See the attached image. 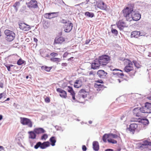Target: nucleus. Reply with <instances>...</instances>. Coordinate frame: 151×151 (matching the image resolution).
<instances>
[{
	"label": "nucleus",
	"instance_id": "47",
	"mask_svg": "<svg viewBox=\"0 0 151 151\" xmlns=\"http://www.w3.org/2000/svg\"><path fill=\"white\" fill-rule=\"evenodd\" d=\"M69 54V53L67 52H65L63 55V58H66L68 54ZM69 54H70V53H69Z\"/></svg>",
	"mask_w": 151,
	"mask_h": 151
},
{
	"label": "nucleus",
	"instance_id": "62",
	"mask_svg": "<svg viewBox=\"0 0 151 151\" xmlns=\"http://www.w3.org/2000/svg\"><path fill=\"white\" fill-rule=\"evenodd\" d=\"M3 118V116L1 115H0V120H1Z\"/></svg>",
	"mask_w": 151,
	"mask_h": 151
},
{
	"label": "nucleus",
	"instance_id": "34",
	"mask_svg": "<svg viewBox=\"0 0 151 151\" xmlns=\"http://www.w3.org/2000/svg\"><path fill=\"white\" fill-rule=\"evenodd\" d=\"M72 96V99L75 101H77V96L75 98V93L73 90L69 92Z\"/></svg>",
	"mask_w": 151,
	"mask_h": 151
},
{
	"label": "nucleus",
	"instance_id": "52",
	"mask_svg": "<svg viewBox=\"0 0 151 151\" xmlns=\"http://www.w3.org/2000/svg\"><path fill=\"white\" fill-rule=\"evenodd\" d=\"M125 116H126L125 115H122L121 117V118H120L121 119V120H123L124 119L125 117Z\"/></svg>",
	"mask_w": 151,
	"mask_h": 151
},
{
	"label": "nucleus",
	"instance_id": "41",
	"mask_svg": "<svg viewBox=\"0 0 151 151\" xmlns=\"http://www.w3.org/2000/svg\"><path fill=\"white\" fill-rule=\"evenodd\" d=\"M48 137V135L46 134H44L41 137V139L42 140H46Z\"/></svg>",
	"mask_w": 151,
	"mask_h": 151
},
{
	"label": "nucleus",
	"instance_id": "30",
	"mask_svg": "<svg viewBox=\"0 0 151 151\" xmlns=\"http://www.w3.org/2000/svg\"><path fill=\"white\" fill-rule=\"evenodd\" d=\"M50 141L51 142V144L52 146H54L55 145L56 142V138L55 137H52L50 139Z\"/></svg>",
	"mask_w": 151,
	"mask_h": 151
},
{
	"label": "nucleus",
	"instance_id": "12",
	"mask_svg": "<svg viewBox=\"0 0 151 151\" xmlns=\"http://www.w3.org/2000/svg\"><path fill=\"white\" fill-rule=\"evenodd\" d=\"M118 28L120 30H123L125 27H128V25L126 23L124 22L122 20H119L116 24Z\"/></svg>",
	"mask_w": 151,
	"mask_h": 151
},
{
	"label": "nucleus",
	"instance_id": "1",
	"mask_svg": "<svg viewBox=\"0 0 151 151\" xmlns=\"http://www.w3.org/2000/svg\"><path fill=\"white\" fill-rule=\"evenodd\" d=\"M122 12L123 16L125 17L127 21H137L141 18V15L138 13H136L134 11L133 7H127L122 10Z\"/></svg>",
	"mask_w": 151,
	"mask_h": 151
},
{
	"label": "nucleus",
	"instance_id": "44",
	"mask_svg": "<svg viewBox=\"0 0 151 151\" xmlns=\"http://www.w3.org/2000/svg\"><path fill=\"white\" fill-rule=\"evenodd\" d=\"M45 101L47 103H49L50 102V99L49 97H46L45 99Z\"/></svg>",
	"mask_w": 151,
	"mask_h": 151
},
{
	"label": "nucleus",
	"instance_id": "58",
	"mask_svg": "<svg viewBox=\"0 0 151 151\" xmlns=\"http://www.w3.org/2000/svg\"><path fill=\"white\" fill-rule=\"evenodd\" d=\"M34 41L35 42H37L38 41L37 39V38H34Z\"/></svg>",
	"mask_w": 151,
	"mask_h": 151
},
{
	"label": "nucleus",
	"instance_id": "28",
	"mask_svg": "<svg viewBox=\"0 0 151 151\" xmlns=\"http://www.w3.org/2000/svg\"><path fill=\"white\" fill-rule=\"evenodd\" d=\"M52 68V67H48L46 66H42L41 67L42 70H44L47 72H50Z\"/></svg>",
	"mask_w": 151,
	"mask_h": 151
},
{
	"label": "nucleus",
	"instance_id": "49",
	"mask_svg": "<svg viewBox=\"0 0 151 151\" xmlns=\"http://www.w3.org/2000/svg\"><path fill=\"white\" fill-rule=\"evenodd\" d=\"M91 39H90L86 40L85 42V44H88L89 43V42L91 41Z\"/></svg>",
	"mask_w": 151,
	"mask_h": 151
},
{
	"label": "nucleus",
	"instance_id": "14",
	"mask_svg": "<svg viewBox=\"0 0 151 151\" xmlns=\"http://www.w3.org/2000/svg\"><path fill=\"white\" fill-rule=\"evenodd\" d=\"M101 65L98 59L93 61L91 65V68L94 70L98 69Z\"/></svg>",
	"mask_w": 151,
	"mask_h": 151
},
{
	"label": "nucleus",
	"instance_id": "31",
	"mask_svg": "<svg viewBox=\"0 0 151 151\" xmlns=\"http://www.w3.org/2000/svg\"><path fill=\"white\" fill-rule=\"evenodd\" d=\"M139 122H141L144 125L148 124L149 123L148 120L146 118L141 119Z\"/></svg>",
	"mask_w": 151,
	"mask_h": 151
},
{
	"label": "nucleus",
	"instance_id": "60",
	"mask_svg": "<svg viewBox=\"0 0 151 151\" xmlns=\"http://www.w3.org/2000/svg\"><path fill=\"white\" fill-rule=\"evenodd\" d=\"M73 57H71L70 58L68 59V61H69V60H71V59H73Z\"/></svg>",
	"mask_w": 151,
	"mask_h": 151
},
{
	"label": "nucleus",
	"instance_id": "27",
	"mask_svg": "<svg viewBox=\"0 0 151 151\" xmlns=\"http://www.w3.org/2000/svg\"><path fill=\"white\" fill-rule=\"evenodd\" d=\"M149 142L145 141L140 146V147L144 149L149 148Z\"/></svg>",
	"mask_w": 151,
	"mask_h": 151
},
{
	"label": "nucleus",
	"instance_id": "23",
	"mask_svg": "<svg viewBox=\"0 0 151 151\" xmlns=\"http://www.w3.org/2000/svg\"><path fill=\"white\" fill-rule=\"evenodd\" d=\"M34 131L36 134H39L44 133L45 132L44 129L42 128H35Z\"/></svg>",
	"mask_w": 151,
	"mask_h": 151
},
{
	"label": "nucleus",
	"instance_id": "42",
	"mask_svg": "<svg viewBox=\"0 0 151 151\" xmlns=\"http://www.w3.org/2000/svg\"><path fill=\"white\" fill-rule=\"evenodd\" d=\"M111 32L112 33L115 34L116 35L118 34V32L116 29L112 28L111 29Z\"/></svg>",
	"mask_w": 151,
	"mask_h": 151
},
{
	"label": "nucleus",
	"instance_id": "43",
	"mask_svg": "<svg viewBox=\"0 0 151 151\" xmlns=\"http://www.w3.org/2000/svg\"><path fill=\"white\" fill-rule=\"evenodd\" d=\"M62 22L63 23L65 24H68V23H69L70 22V21L69 20H66L63 19L62 20Z\"/></svg>",
	"mask_w": 151,
	"mask_h": 151
},
{
	"label": "nucleus",
	"instance_id": "32",
	"mask_svg": "<svg viewBox=\"0 0 151 151\" xmlns=\"http://www.w3.org/2000/svg\"><path fill=\"white\" fill-rule=\"evenodd\" d=\"M84 14L86 16L88 17L92 18L94 16V14L93 13L88 12H85Z\"/></svg>",
	"mask_w": 151,
	"mask_h": 151
},
{
	"label": "nucleus",
	"instance_id": "57",
	"mask_svg": "<svg viewBox=\"0 0 151 151\" xmlns=\"http://www.w3.org/2000/svg\"><path fill=\"white\" fill-rule=\"evenodd\" d=\"M93 74V71H90L89 72V75H92V74Z\"/></svg>",
	"mask_w": 151,
	"mask_h": 151
},
{
	"label": "nucleus",
	"instance_id": "50",
	"mask_svg": "<svg viewBox=\"0 0 151 151\" xmlns=\"http://www.w3.org/2000/svg\"><path fill=\"white\" fill-rule=\"evenodd\" d=\"M5 66L7 68V70L9 71H10L11 70V67L9 65H5Z\"/></svg>",
	"mask_w": 151,
	"mask_h": 151
},
{
	"label": "nucleus",
	"instance_id": "13",
	"mask_svg": "<svg viewBox=\"0 0 151 151\" xmlns=\"http://www.w3.org/2000/svg\"><path fill=\"white\" fill-rule=\"evenodd\" d=\"M138 125L136 123L131 124L128 129L129 131L132 134H134L135 132L137 129Z\"/></svg>",
	"mask_w": 151,
	"mask_h": 151
},
{
	"label": "nucleus",
	"instance_id": "22",
	"mask_svg": "<svg viewBox=\"0 0 151 151\" xmlns=\"http://www.w3.org/2000/svg\"><path fill=\"white\" fill-rule=\"evenodd\" d=\"M82 85V82L81 79L76 80L74 83V87L76 88H79Z\"/></svg>",
	"mask_w": 151,
	"mask_h": 151
},
{
	"label": "nucleus",
	"instance_id": "56",
	"mask_svg": "<svg viewBox=\"0 0 151 151\" xmlns=\"http://www.w3.org/2000/svg\"><path fill=\"white\" fill-rule=\"evenodd\" d=\"M0 86H1V87H0L1 88H3V84L2 83H0Z\"/></svg>",
	"mask_w": 151,
	"mask_h": 151
},
{
	"label": "nucleus",
	"instance_id": "36",
	"mask_svg": "<svg viewBox=\"0 0 151 151\" xmlns=\"http://www.w3.org/2000/svg\"><path fill=\"white\" fill-rule=\"evenodd\" d=\"M107 141L109 143H110L116 144L117 143L116 140L111 138L108 139Z\"/></svg>",
	"mask_w": 151,
	"mask_h": 151
},
{
	"label": "nucleus",
	"instance_id": "20",
	"mask_svg": "<svg viewBox=\"0 0 151 151\" xmlns=\"http://www.w3.org/2000/svg\"><path fill=\"white\" fill-rule=\"evenodd\" d=\"M107 73L103 70H99L97 73L98 76L101 78H105Z\"/></svg>",
	"mask_w": 151,
	"mask_h": 151
},
{
	"label": "nucleus",
	"instance_id": "54",
	"mask_svg": "<svg viewBox=\"0 0 151 151\" xmlns=\"http://www.w3.org/2000/svg\"><path fill=\"white\" fill-rule=\"evenodd\" d=\"M105 151H113V150L111 149H106Z\"/></svg>",
	"mask_w": 151,
	"mask_h": 151
},
{
	"label": "nucleus",
	"instance_id": "6",
	"mask_svg": "<svg viewBox=\"0 0 151 151\" xmlns=\"http://www.w3.org/2000/svg\"><path fill=\"white\" fill-rule=\"evenodd\" d=\"M20 123L24 125H27L28 127L31 128L33 126V123L31 120L25 117L20 118Z\"/></svg>",
	"mask_w": 151,
	"mask_h": 151
},
{
	"label": "nucleus",
	"instance_id": "33",
	"mask_svg": "<svg viewBox=\"0 0 151 151\" xmlns=\"http://www.w3.org/2000/svg\"><path fill=\"white\" fill-rule=\"evenodd\" d=\"M132 62L137 68H139L141 67L142 65L140 62H137L135 60H133Z\"/></svg>",
	"mask_w": 151,
	"mask_h": 151
},
{
	"label": "nucleus",
	"instance_id": "29",
	"mask_svg": "<svg viewBox=\"0 0 151 151\" xmlns=\"http://www.w3.org/2000/svg\"><path fill=\"white\" fill-rule=\"evenodd\" d=\"M50 60L53 62H55L57 63H58L60 62L62 59L61 58H51L50 59Z\"/></svg>",
	"mask_w": 151,
	"mask_h": 151
},
{
	"label": "nucleus",
	"instance_id": "40",
	"mask_svg": "<svg viewBox=\"0 0 151 151\" xmlns=\"http://www.w3.org/2000/svg\"><path fill=\"white\" fill-rule=\"evenodd\" d=\"M58 55V53L54 52H52L50 54V55L51 57V58H55V57L57 56Z\"/></svg>",
	"mask_w": 151,
	"mask_h": 151
},
{
	"label": "nucleus",
	"instance_id": "7",
	"mask_svg": "<svg viewBox=\"0 0 151 151\" xmlns=\"http://www.w3.org/2000/svg\"><path fill=\"white\" fill-rule=\"evenodd\" d=\"M141 112L143 113H151V103L146 102L145 106L140 108Z\"/></svg>",
	"mask_w": 151,
	"mask_h": 151
},
{
	"label": "nucleus",
	"instance_id": "2",
	"mask_svg": "<svg viewBox=\"0 0 151 151\" xmlns=\"http://www.w3.org/2000/svg\"><path fill=\"white\" fill-rule=\"evenodd\" d=\"M98 59L101 66H106L110 63L111 60L110 57L106 55H103L99 56Z\"/></svg>",
	"mask_w": 151,
	"mask_h": 151
},
{
	"label": "nucleus",
	"instance_id": "63",
	"mask_svg": "<svg viewBox=\"0 0 151 151\" xmlns=\"http://www.w3.org/2000/svg\"><path fill=\"white\" fill-rule=\"evenodd\" d=\"M1 149L2 150H4V148L2 146H0V149Z\"/></svg>",
	"mask_w": 151,
	"mask_h": 151
},
{
	"label": "nucleus",
	"instance_id": "17",
	"mask_svg": "<svg viewBox=\"0 0 151 151\" xmlns=\"http://www.w3.org/2000/svg\"><path fill=\"white\" fill-rule=\"evenodd\" d=\"M58 13L56 12L46 13L44 15V17L47 19H50L57 17Z\"/></svg>",
	"mask_w": 151,
	"mask_h": 151
},
{
	"label": "nucleus",
	"instance_id": "21",
	"mask_svg": "<svg viewBox=\"0 0 151 151\" xmlns=\"http://www.w3.org/2000/svg\"><path fill=\"white\" fill-rule=\"evenodd\" d=\"M140 112H141L140 110V108H134L133 110V113L136 116L139 117L141 116Z\"/></svg>",
	"mask_w": 151,
	"mask_h": 151
},
{
	"label": "nucleus",
	"instance_id": "24",
	"mask_svg": "<svg viewBox=\"0 0 151 151\" xmlns=\"http://www.w3.org/2000/svg\"><path fill=\"white\" fill-rule=\"evenodd\" d=\"M112 70L113 71H114L118 70V71H121L122 72L121 73H119V72H117V73H116L113 72V74L114 75H116V76H117L119 77H122L123 76H124V74L122 73V71L121 70H119V69H115Z\"/></svg>",
	"mask_w": 151,
	"mask_h": 151
},
{
	"label": "nucleus",
	"instance_id": "9",
	"mask_svg": "<svg viewBox=\"0 0 151 151\" xmlns=\"http://www.w3.org/2000/svg\"><path fill=\"white\" fill-rule=\"evenodd\" d=\"M26 4L29 9H35L38 7L37 2L35 0H31L29 2H27Z\"/></svg>",
	"mask_w": 151,
	"mask_h": 151
},
{
	"label": "nucleus",
	"instance_id": "37",
	"mask_svg": "<svg viewBox=\"0 0 151 151\" xmlns=\"http://www.w3.org/2000/svg\"><path fill=\"white\" fill-rule=\"evenodd\" d=\"M20 5V3L19 1H17L14 4L13 6L16 11L18 10V7Z\"/></svg>",
	"mask_w": 151,
	"mask_h": 151
},
{
	"label": "nucleus",
	"instance_id": "16",
	"mask_svg": "<svg viewBox=\"0 0 151 151\" xmlns=\"http://www.w3.org/2000/svg\"><path fill=\"white\" fill-rule=\"evenodd\" d=\"M56 91L59 93V95L61 98L66 99L67 97L66 92L64 90L58 88L57 89Z\"/></svg>",
	"mask_w": 151,
	"mask_h": 151
},
{
	"label": "nucleus",
	"instance_id": "38",
	"mask_svg": "<svg viewBox=\"0 0 151 151\" xmlns=\"http://www.w3.org/2000/svg\"><path fill=\"white\" fill-rule=\"evenodd\" d=\"M110 138L112 139H115L118 137V136L116 134H114L112 133L109 134Z\"/></svg>",
	"mask_w": 151,
	"mask_h": 151
},
{
	"label": "nucleus",
	"instance_id": "15",
	"mask_svg": "<svg viewBox=\"0 0 151 151\" xmlns=\"http://www.w3.org/2000/svg\"><path fill=\"white\" fill-rule=\"evenodd\" d=\"M65 41V39L62 37H56L55 38L54 44H61Z\"/></svg>",
	"mask_w": 151,
	"mask_h": 151
},
{
	"label": "nucleus",
	"instance_id": "55",
	"mask_svg": "<svg viewBox=\"0 0 151 151\" xmlns=\"http://www.w3.org/2000/svg\"><path fill=\"white\" fill-rule=\"evenodd\" d=\"M147 99L151 101V95L148 96L147 97Z\"/></svg>",
	"mask_w": 151,
	"mask_h": 151
},
{
	"label": "nucleus",
	"instance_id": "51",
	"mask_svg": "<svg viewBox=\"0 0 151 151\" xmlns=\"http://www.w3.org/2000/svg\"><path fill=\"white\" fill-rule=\"evenodd\" d=\"M67 65V63H63L61 64L62 66H66Z\"/></svg>",
	"mask_w": 151,
	"mask_h": 151
},
{
	"label": "nucleus",
	"instance_id": "3",
	"mask_svg": "<svg viewBox=\"0 0 151 151\" xmlns=\"http://www.w3.org/2000/svg\"><path fill=\"white\" fill-rule=\"evenodd\" d=\"M4 33L6 35V40L8 42L12 41L15 38V35L13 31L9 29H6Z\"/></svg>",
	"mask_w": 151,
	"mask_h": 151
},
{
	"label": "nucleus",
	"instance_id": "61",
	"mask_svg": "<svg viewBox=\"0 0 151 151\" xmlns=\"http://www.w3.org/2000/svg\"><path fill=\"white\" fill-rule=\"evenodd\" d=\"M3 96V93H0V99H1Z\"/></svg>",
	"mask_w": 151,
	"mask_h": 151
},
{
	"label": "nucleus",
	"instance_id": "64",
	"mask_svg": "<svg viewBox=\"0 0 151 151\" xmlns=\"http://www.w3.org/2000/svg\"><path fill=\"white\" fill-rule=\"evenodd\" d=\"M49 57V55L48 54H47L45 56V57Z\"/></svg>",
	"mask_w": 151,
	"mask_h": 151
},
{
	"label": "nucleus",
	"instance_id": "18",
	"mask_svg": "<svg viewBox=\"0 0 151 151\" xmlns=\"http://www.w3.org/2000/svg\"><path fill=\"white\" fill-rule=\"evenodd\" d=\"M73 27V24L71 22L65 24L64 27V31L66 32H69L72 30Z\"/></svg>",
	"mask_w": 151,
	"mask_h": 151
},
{
	"label": "nucleus",
	"instance_id": "35",
	"mask_svg": "<svg viewBox=\"0 0 151 151\" xmlns=\"http://www.w3.org/2000/svg\"><path fill=\"white\" fill-rule=\"evenodd\" d=\"M110 138V136H109V134H104L102 137V139L103 141L104 142H106V140L108 138L109 139Z\"/></svg>",
	"mask_w": 151,
	"mask_h": 151
},
{
	"label": "nucleus",
	"instance_id": "59",
	"mask_svg": "<svg viewBox=\"0 0 151 151\" xmlns=\"http://www.w3.org/2000/svg\"><path fill=\"white\" fill-rule=\"evenodd\" d=\"M149 148H151L150 150H151V142H149Z\"/></svg>",
	"mask_w": 151,
	"mask_h": 151
},
{
	"label": "nucleus",
	"instance_id": "53",
	"mask_svg": "<svg viewBox=\"0 0 151 151\" xmlns=\"http://www.w3.org/2000/svg\"><path fill=\"white\" fill-rule=\"evenodd\" d=\"M96 82H97V83H103V81L102 80H98L96 81Z\"/></svg>",
	"mask_w": 151,
	"mask_h": 151
},
{
	"label": "nucleus",
	"instance_id": "11",
	"mask_svg": "<svg viewBox=\"0 0 151 151\" xmlns=\"http://www.w3.org/2000/svg\"><path fill=\"white\" fill-rule=\"evenodd\" d=\"M20 29L23 31H27L29 30L31 27L30 26L23 22H21L19 24Z\"/></svg>",
	"mask_w": 151,
	"mask_h": 151
},
{
	"label": "nucleus",
	"instance_id": "8",
	"mask_svg": "<svg viewBox=\"0 0 151 151\" xmlns=\"http://www.w3.org/2000/svg\"><path fill=\"white\" fill-rule=\"evenodd\" d=\"M50 146V143L48 141L42 143L39 142L34 147L35 149H37L40 147L42 149H44Z\"/></svg>",
	"mask_w": 151,
	"mask_h": 151
},
{
	"label": "nucleus",
	"instance_id": "39",
	"mask_svg": "<svg viewBox=\"0 0 151 151\" xmlns=\"http://www.w3.org/2000/svg\"><path fill=\"white\" fill-rule=\"evenodd\" d=\"M24 61L21 59H19L17 61V64L19 65H21L24 63Z\"/></svg>",
	"mask_w": 151,
	"mask_h": 151
},
{
	"label": "nucleus",
	"instance_id": "46",
	"mask_svg": "<svg viewBox=\"0 0 151 151\" xmlns=\"http://www.w3.org/2000/svg\"><path fill=\"white\" fill-rule=\"evenodd\" d=\"M73 90V88L70 86H68L67 87V90L69 92L72 91Z\"/></svg>",
	"mask_w": 151,
	"mask_h": 151
},
{
	"label": "nucleus",
	"instance_id": "19",
	"mask_svg": "<svg viewBox=\"0 0 151 151\" xmlns=\"http://www.w3.org/2000/svg\"><path fill=\"white\" fill-rule=\"evenodd\" d=\"M143 35L139 31H134L132 32L131 35V37L132 38H138L140 36H142Z\"/></svg>",
	"mask_w": 151,
	"mask_h": 151
},
{
	"label": "nucleus",
	"instance_id": "4",
	"mask_svg": "<svg viewBox=\"0 0 151 151\" xmlns=\"http://www.w3.org/2000/svg\"><path fill=\"white\" fill-rule=\"evenodd\" d=\"M88 92L84 89H82L78 92V95L77 96V101L81 102L82 99L86 98Z\"/></svg>",
	"mask_w": 151,
	"mask_h": 151
},
{
	"label": "nucleus",
	"instance_id": "48",
	"mask_svg": "<svg viewBox=\"0 0 151 151\" xmlns=\"http://www.w3.org/2000/svg\"><path fill=\"white\" fill-rule=\"evenodd\" d=\"M82 148L83 151H86L87 150V148H86V147L84 145H83Z\"/></svg>",
	"mask_w": 151,
	"mask_h": 151
},
{
	"label": "nucleus",
	"instance_id": "45",
	"mask_svg": "<svg viewBox=\"0 0 151 151\" xmlns=\"http://www.w3.org/2000/svg\"><path fill=\"white\" fill-rule=\"evenodd\" d=\"M73 90V88L70 86H68L67 87V90L69 92L72 91Z\"/></svg>",
	"mask_w": 151,
	"mask_h": 151
},
{
	"label": "nucleus",
	"instance_id": "5",
	"mask_svg": "<svg viewBox=\"0 0 151 151\" xmlns=\"http://www.w3.org/2000/svg\"><path fill=\"white\" fill-rule=\"evenodd\" d=\"M124 64L126 66L124 68V70L127 72H129L133 70L132 62L129 59H126L124 60Z\"/></svg>",
	"mask_w": 151,
	"mask_h": 151
},
{
	"label": "nucleus",
	"instance_id": "10",
	"mask_svg": "<svg viewBox=\"0 0 151 151\" xmlns=\"http://www.w3.org/2000/svg\"><path fill=\"white\" fill-rule=\"evenodd\" d=\"M96 5L99 8L104 10H106L107 8V6L103 1L99 0L96 1Z\"/></svg>",
	"mask_w": 151,
	"mask_h": 151
},
{
	"label": "nucleus",
	"instance_id": "25",
	"mask_svg": "<svg viewBox=\"0 0 151 151\" xmlns=\"http://www.w3.org/2000/svg\"><path fill=\"white\" fill-rule=\"evenodd\" d=\"M93 147L95 151H98L99 149V145L98 142L97 141H94L93 143Z\"/></svg>",
	"mask_w": 151,
	"mask_h": 151
},
{
	"label": "nucleus",
	"instance_id": "26",
	"mask_svg": "<svg viewBox=\"0 0 151 151\" xmlns=\"http://www.w3.org/2000/svg\"><path fill=\"white\" fill-rule=\"evenodd\" d=\"M29 134V138L32 139H35L36 137V133L34 131H31L28 132Z\"/></svg>",
	"mask_w": 151,
	"mask_h": 151
}]
</instances>
